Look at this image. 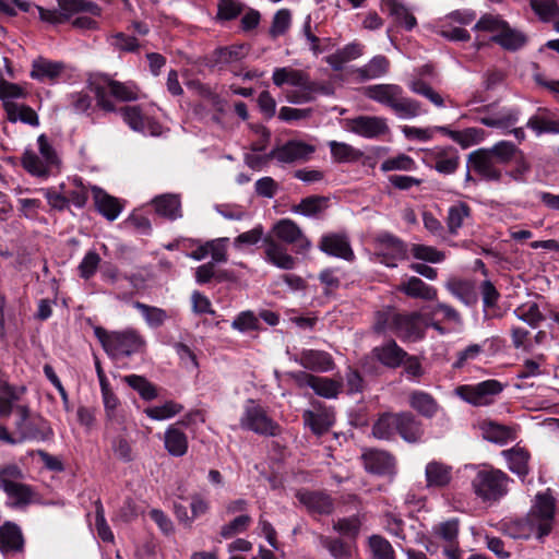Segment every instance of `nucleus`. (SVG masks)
I'll use <instances>...</instances> for the list:
<instances>
[{
  "instance_id": "obj_11",
  "label": "nucleus",
  "mask_w": 559,
  "mask_h": 559,
  "mask_svg": "<svg viewBox=\"0 0 559 559\" xmlns=\"http://www.w3.org/2000/svg\"><path fill=\"white\" fill-rule=\"evenodd\" d=\"M312 406L314 411H304L302 420L313 435L320 437L325 435L333 427L335 414L332 407H328L321 402H313Z\"/></svg>"
},
{
  "instance_id": "obj_27",
  "label": "nucleus",
  "mask_w": 559,
  "mask_h": 559,
  "mask_svg": "<svg viewBox=\"0 0 559 559\" xmlns=\"http://www.w3.org/2000/svg\"><path fill=\"white\" fill-rule=\"evenodd\" d=\"M66 66L61 61H51L39 57L32 63L31 78L39 82L56 81L63 72Z\"/></svg>"
},
{
  "instance_id": "obj_34",
  "label": "nucleus",
  "mask_w": 559,
  "mask_h": 559,
  "mask_svg": "<svg viewBox=\"0 0 559 559\" xmlns=\"http://www.w3.org/2000/svg\"><path fill=\"white\" fill-rule=\"evenodd\" d=\"M17 480L19 479H11L4 488V492L13 500L12 507L24 508L32 503L36 492L31 485Z\"/></svg>"
},
{
  "instance_id": "obj_8",
  "label": "nucleus",
  "mask_w": 559,
  "mask_h": 559,
  "mask_svg": "<svg viewBox=\"0 0 559 559\" xmlns=\"http://www.w3.org/2000/svg\"><path fill=\"white\" fill-rule=\"evenodd\" d=\"M123 121L135 132L157 136L162 133V124L143 114L140 106H122L119 108Z\"/></svg>"
},
{
  "instance_id": "obj_54",
  "label": "nucleus",
  "mask_w": 559,
  "mask_h": 559,
  "mask_svg": "<svg viewBox=\"0 0 559 559\" xmlns=\"http://www.w3.org/2000/svg\"><path fill=\"white\" fill-rule=\"evenodd\" d=\"M183 409V406L175 401H166L160 406H151L144 409L147 417L154 420L173 418Z\"/></svg>"
},
{
  "instance_id": "obj_56",
  "label": "nucleus",
  "mask_w": 559,
  "mask_h": 559,
  "mask_svg": "<svg viewBox=\"0 0 559 559\" xmlns=\"http://www.w3.org/2000/svg\"><path fill=\"white\" fill-rule=\"evenodd\" d=\"M306 72L301 70L290 69V68H275L273 71L272 80L273 83L281 87L284 84H289L293 86H299L302 84L301 80Z\"/></svg>"
},
{
  "instance_id": "obj_41",
  "label": "nucleus",
  "mask_w": 559,
  "mask_h": 559,
  "mask_svg": "<svg viewBox=\"0 0 559 559\" xmlns=\"http://www.w3.org/2000/svg\"><path fill=\"white\" fill-rule=\"evenodd\" d=\"M472 216V207L463 201L452 204L448 210L447 227L448 231L455 236L463 226L465 218Z\"/></svg>"
},
{
  "instance_id": "obj_49",
  "label": "nucleus",
  "mask_w": 559,
  "mask_h": 559,
  "mask_svg": "<svg viewBox=\"0 0 559 559\" xmlns=\"http://www.w3.org/2000/svg\"><path fill=\"white\" fill-rule=\"evenodd\" d=\"M21 163L23 168L32 176L47 178L50 175L51 167L41 160L33 151H25L22 155Z\"/></svg>"
},
{
  "instance_id": "obj_6",
  "label": "nucleus",
  "mask_w": 559,
  "mask_h": 559,
  "mask_svg": "<svg viewBox=\"0 0 559 559\" xmlns=\"http://www.w3.org/2000/svg\"><path fill=\"white\" fill-rule=\"evenodd\" d=\"M240 417V427L264 437H277L282 433V427L272 419L266 411L253 400L248 401Z\"/></svg>"
},
{
  "instance_id": "obj_48",
  "label": "nucleus",
  "mask_w": 559,
  "mask_h": 559,
  "mask_svg": "<svg viewBox=\"0 0 559 559\" xmlns=\"http://www.w3.org/2000/svg\"><path fill=\"white\" fill-rule=\"evenodd\" d=\"M370 559H396V554L391 543L381 535L373 534L368 538Z\"/></svg>"
},
{
  "instance_id": "obj_38",
  "label": "nucleus",
  "mask_w": 559,
  "mask_h": 559,
  "mask_svg": "<svg viewBox=\"0 0 559 559\" xmlns=\"http://www.w3.org/2000/svg\"><path fill=\"white\" fill-rule=\"evenodd\" d=\"M3 107L5 109L8 120L11 122L21 120L22 122L33 127H37L39 124L38 115L28 105H17L13 102H4Z\"/></svg>"
},
{
  "instance_id": "obj_3",
  "label": "nucleus",
  "mask_w": 559,
  "mask_h": 559,
  "mask_svg": "<svg viewBox=\"0 0 559 559\" xmlns=\"http://www.w3.org/2000/svg\"><path fill=\"white\" fill-rule=\"evenodd\" d=\"M365 96L395 112L400 118H414L426 114L421 104L404 95L403 88L397 84H374L365 87Z\"/></svg>"
},
{
  "instance_id": "obj_32",
  "label": "nucleus",
  "mask_w": 559,
  "mask_h": 559,
  "mask_svg": "<svg viewBox=\"0 0 559 559\" xmlns=\"http://www.w3.org/2000/svg\"><path fill=\"white\" fill-rule=\"evenodd\" d=\"M480 428L486 440L498 444L514 441L518 437L515 428L493 420L483 421Z\"/></svg>"
},
{
  "instance_id": "obj_5",
  "label": "nucleus",
  "mask_w": 559,
  "mask_h": 559,
  "mask_svg": "<svg viewBox=\"0 0 559 559\" xmlns=\"http://www.w3.org/2000/svg\"><path fill=\"white\" fill-rule=\"evenodd\" d=\"M504 384L496 379H488L476 384H461L454 390L456 396L475 407L489 406L503 391Z\"/></svg>"
},
{
  "instance_id": "obj_36",
  "label": "nucleus",
  "mask_w": 559,
  "mask_h": 559,
  "mask_svg": "<svg viewBox=\"0 0 559 559\" xmlns=\"http://www.w3.org/2000/svg\"><path fill=\"white\" fill-rule=\"evenodd\" d=\"M17 430L20 432L19 440H21V443L25 440L47 441L53 437L51 427L43 418L31 420Z\"/></svg>"
},
{
  "instance_id": "obj_63",
  "label": "nucleus",
  "mask_w": 559,
  "mask_h": 559,
  "mask_svg": "<svg viewBox=\"0 0 559 559\" xmlns=\"http://www.w3.org/2000/svg\"><path fill=\"white\" fill-rule=\"evenodd\" d=\"M292 13L288 9L278 10L272 20L271 27L269 29L270 36L275 39L283 36L290 27Z\"/></svg>"
},
{
  "instance_id": "obj_2",
  "label": "nucleus",
  "mask_w": 559,
  "mask_h": 559,
  "mask_svg": "<svg viewBox=\"0 0 559 559\" xmlns=\"http://www.w3.org/2000/svg\"><path fill=\"white\" fill-rule=\"evenodd\" d=\"M94 335L105 353L114 360L143 354L146 349L144 336L132 328L123 331H107L98 325L94 328Z\"/></svg>"
},
{
  "instance_id": "obj_39",
  "label": "nucleus",
  "mask_w": 559,
  "mask_h": 559,
  "mask_svg": "<svg viewBox=\"0 0 559 559\" xmlns=\"http://www.w3.org/2000/svg\"><path fill=\"white\" fill-rule=\"evenodd\" d=\"M448 290L466 306H474L478 300L475 286L466 280L453 278L447 284Z\"/></svg>"
},
{
  "instance_id": "obj_15",
  "label": "nucleus",
  "mask_w": 559,
  "mask_h": 559,
  "mask_svg": "<svg viewBox=\"0 0 559 559\" xmlns=\"http://www.w3.org/2000/svg\"><path fill=\"white\" fill-rule=\"evenodd\" d=\"M296 498L310 514L329 515L334 511L333 499L323 491L301 489L296 492Z\"/></svg>"
},
{
  "instance_id": "obj_62",
  "label": "nucleus",
  "mask_w": 559,
  "mask_h": 559,
  "mask_svg": "<svg viewBox=\"0 0 559 559\" xmlns=\"http://www.w3.org/2000/svg\"><path fill=\"white\" fill-rule=\"evenodd\" d=\"M530 7L542 22H549L559 15V5L554 0H530Z\"/></svg>"
},
{
  "instance_id": "obj_22",
  "label": "nucleus",
  "mask_w": 559,
  "mask_h": 559,
  "mask_svg": "<svg viewBox=\"0 0 559 559\" xmlns=\"http://www.w3.org/2000/svg\"><path fill=\"white\" fill-rule=\"evenodd\" d=\"M92 193L97 212L106 219L112 222L120 215L123 203L118 198L97 186L92 187Z\"/></svg>"
},
{
  "instance_id": "obj_26",
  "label": "nucleus",
  "mask_w": 559,
  "mask_h": 559,
  "mask_svg": "<svg viewBox=\"0 0 559 559\" xmlns=\"http://www.w3.org/2000/svg\"><path fill=\"white\" fill-rule=\"evenodd\" d=\"M396 433L406 442H418L424 436L423 423L411 412L397 413Z\"/></svg>"
},
{
  "instance_id": "obj_1",
  "label": "nucleus",
  "mask_w": 559,
  "mask_h": 559,
  "mask_svg": "<svg viewBox=\"0 0 559 559\" xmlns=\"http://www.w3.org/2000/svg\"><path fill=\"white\" fill-rule=\"evenodd\" d=\"M429 317L420 311L378 312L374 332L378 334L389 330L403 343H417L426 337Z\"/></svg>"
},
{
  "instance_id": "obj_47",
  "label": "nucleus",
  "mask_w": 559,
  "mask_h": 559,
  "mask_svg": "<svg viewBox=\"0 0 559 559\" xmlns=\"http://www.w3.org/2000/svg\"><path fill=\"white\" fill-rule=\"evenodd\" d=\"M61 11L70 16L75 13L86 12L94 16L102 13L100 7L92 0H57Z\"/></svg>"
},
{
  "instance_id": "obj_64",
  "label": "nucleus",
  "mask_w": 559,
  "mask_h": 559,
  "mask_svg": "<svg viewBox=\"0 0 559 559\" xmlns=\"http://www.w3.org/2000/svg\"><path fill=\"white\" fill-rule=\"evenodd\" d=\"M361 522L357 515L340 519L333 525L334 531L354 540L358 537Z\"/></svg>"
},
{
  "instance_id": "obj_23",
  "label": "nucleus",
  "mask_w": 559,
  "mask_h": 559,
  "mask_svg": "<svg viewBox=\"0 0 559 559\" xmlns=\"http://www.w3.org/2000/svg\"><path fill=\"white\" fill-rule=\"evenodd\" d=\"M397 292L413 299H421L425 301H433L438 297V290L431 285L426 284L417 276L407 277L402 281L397 287Z\"/></svg>"
},
{
  "instance_id": "obj_29",
  "label": "nucleus",
  "mask_w": 559,
  "mask_h": 559,
  "mask_svg": "<svg viewBox=\"0 0 559 559\" xmlns=\"http://www.w3.org/2000/svg\"><path fill=\"white\" fill-rule=\"evenodd\" d=\"M381 5L383 10H386L394 17L395 23L405 31L411 32L417 26V19L402 0H381Z\"/></svg>"
},
{
  "instance_id": "obj_35",
  "label": "nucleus",
  "mask_w": 559,
  "mask_h": 559,
  "mask_svg": "<svg viewBox=\"0 0 559 559\" xmlns=\"http://www.w3.org/2000/svg\"><path fill=\"white\" fill-rule=\"evenodd\" d=\"M491 40L508 51H516L524 47L527 43V36L507 24L502 32L493 35Z\"/></svg>"
},
{
  "instance_id": "obj_45",
  "label": "nucleus",
  "mask_w": 559,
  "mask_h": 559,
  "mask_svg": "<svg viewBox=\"0 0 559 559\" xmlns=\"http://www.w3.org/2000/svg\"><path fill=\"white\" fill-rule=\"evenodd\" d=\"M397 413L382 414L372 426V435L378 439L391 440L396 435Z\"/></svg>"
},
{
  "instance_id": "obj_50",
  "label": "nucleus",
  "mask_w": 559,
  "mask_h": 559,
  "mask_svg": "<svg viewBox=\"0 0 559 559\" xmlns=\"http://www.w3.org/2000/svg\"><path fill=\"white\" fill-rule=\"evenodd\" d=\"M133 306L141 312L146 324L152 329L160 328L168 319V314L165 309L150 306L141 301H135Z\"/></svg>"
},
{
  "instance_id": "obj_17",
  "label": "nucleus",
  "mask_w": 559,
  "mask_h": 559,
  "mask_svg": "<svg viewBox=\"0 0 559 559\" xmlns=\"http://www.w3.org/2000/svg\"><path fill=\"white\" fill-rule=\"evenodd\" d=\"M526 128L537 136L542 134H559V111L547 107H538L526 122Z\"/></svg>"
},
{
  "instance_id": "obj_51",
  "label": "nucleus",
  "mask_w": 559,
  "mask_h": 559,
  "mask_svg": "<svg viewBox=\"0 0 559 559\" xmlns=\"http://www.w3.org/2000/svg\"><path fill=\"white\" fill-rule=\"evenodd\" d=\"M329 146L332 158L337 163L357 162L362 156L359 150L344 142L331 141Z\"/></svg>"
},
{
  "instance_id": "obj_4",
  "label": "nucleus",
  "mask_w": 559,
  "mask_h": 559,
  "mask_svg": "<svg viewBox=\"0 0 559 559\" xmlns=\"http://www.w3.org/2000/svg\"><path fill=\"white\" fill-rule=\"evenodd\" d=\"M509 477L500 469H479L472 480L475 495L484 502H495L507 493Z\"/></svg>"
},
{
  "instance_id": "obj_10",
  "label": "nucleus",
  "mask_w": 559,
  "mask_h": 559,
  "mask_svg": "<svg viewBox=\"0 0 559 559\" xmlns=\"http://www.w3.org/2000/svg\"><path fill=\"white\" fill-rule=\"evenodd\" d=\"M427 164L442 175H452L460 167L459 151L452 146H436L426 153Z\"/></svg>"
},
{
  "instance_id": "obj_30",
  "label": "nucleus",
  "mask_w": 559,
  "mask_h": 559,
  "mask_svg": "<svg viewBox=\"0 0 559 559\" xmlns=\"http://www.w3.org/2000/svg\"><path fill=\"white\" fill-rule=\"evenodd\" d=\"M24 538L20 526L13 522H5L0 526V550L2 552L21 551Z\"/></svg>"
},
{
  "instance_id": "obj_53",
  "label": "nucleus",
  "mask_w": 559,
  "mask_h": 559,
  "mask_svg": "<svg viewBox=\"0 0 559 559\" xmlns=\"http://www.w3.org/2000/svg\"><path fill=\"white\" fill-rule=\"evenodd\" d=\"M342 388L343 382L341 380L318 376L311 389L317 395L324 399H336Z\"/></svg>"
},
{
  "instance_id": "obj_9",
  "label": "nucleus",
  "mask_w": 559,
  "mask_h": 559,
  "mask_svg": "<svg viewBox=\"0 0 559 559\" xmlns=\"http://www.w3.org/2000/svg\"><path fill=\"white\" fill-rule=\"evenodd\" d=\"M272 234L277 240L293 245L297 253H302L311 247L310 240L304 235L298 224L290 218H282L272 227Z\"/></svg>"
},
{
  "instance_id": "obj_55",
  "label": "nucleus",
  "mask_w": 559,
  "mask_h": 559,
  "mask_svg": "<svg viewBox=\"0 0 559 559\" xmlns=\"http://www.w3.org/2000/svg\"><path fill=\"white\" fill-rule=\"evenodd\" d=\"M107 86L110 95L121 102H132L139 98L138 90L134 84L122 83L111 79L107 80Z\"/></svg>"
},
{
  "instance_id": "obj_20",
  "label": "nucleus",
  "mask_w": 559,
  "mask_h": 559,
  "mask_svg": "<svg viewBox=\"0 0 559 559\" xmlns=\"http://www.w3.org/2000/svg\"><path fill=\"white\" fill-rule=\"evenodd\" d=\"M501 531L504 535L513 539H528L531 536L538 535V523L526 514L521 518L506 519L501 522Z\"/></svg>"
},
{
  "instance_id": "obj_7",
  "label": "nucleus",
  "mask_w": 559,
  "mask_h": 559,
  "mask_svg": "<svg viewBox=\"0 0 559 559\" xmlns=\"http://www.w3.org/2000/svg\"><path fill=\"white\" fill-rule=\"evenodd\" d=\"M535 523H538L537 539L543 540L548 536L554 527L556 514V500L552 496L539 492L535 497V502L527 513Z\"/></svg>"
},
{
  "instance_id": "obj_61",
  "label": "nucleus",
  "mask_w": 559,
  "mask_h": 559,
  "mask_svg": "<svg viewBox=\"0 0 559 559\" xmlns=\"http://www.w3.org/2000/svg\"><path fill=\"white\" fill-rule=\"evenodd\" d=\"M243 11V4L238 0H219L216 21L228 22L236 20Z\"/></svg>"
},
{
  "instance_id": "obj_40",
  "label": "nucleus",
  "mask_w": 559,
  "mask_h": 559,
  "mask_svg": "<svg viewBox=\"0 0 559 559\" xmlns=\"http://www.w3.org/2000/svg\"><path fill=\"white\" fill-rule=\"evenodd\" d=\"M390 69V61L385 56H374L366 66L357 68L354 72L360 81H368L383 76Z\"/></svg>"
},
{
  "instance_id": "obj_42",
  "label": "nucleus",
  "mask_w": 559,
  "mask_h": 559,
  "mask_svg": "<svg viewBox=\"0 0 559 559\" xmlns=\"http://www.w3.org/2000/svg\"><path fill=\"white\" fill-rule=\"evenodd\" d=\"M123 381L134 391L139 393L142 400L153 401L158 396V390L155 384L150 382L144 376L128 374L123 377Z\"/></svg>"
},
{
  "instance_id": "obj_59",
  "label": "nucleus",
  "mask_w": 559,
  "mask_h": 559,
  "mask_svg": "<svg viewBox=\"0 0 559 559\" xmlns=\"http://www.w3.org/2000/svg\"><path fill=\"white\" fill-rule=\"evenodd\" d=\"M95 506V527L97 531L98 537L104 543H114L115 536L114 533L108 525L106 518H105V510L103 507L102 501L98 499L94 503Z\"/></svg>"
},
{
  "instance_id": "obj_46",
  "label": "nucleus",
  "mask_w": 559,
  "mask_h": 559,
  "mask_svg": "<svg viewBox=\"0 0 559 559\" xmlns=\"http://www.w3.org/2000/svg\"><path fill=\"white\" fill-rule=\"evenodd\" d=\"M154 206L157 214L169 219L181 217L180 200L173 194H165L154 199Z\"/></svg>"
},
{
  "instance_id": "obj_19",
  "label": "nucleus",
  "mask_w": 559,
  "mask_h": 559,
  "mask_svg": "<svg viewBox=\"0 0 559 559\" xmlns=\"http://www.w3.org/2000/svg\"><path fill=\"white\" fill-rule=\"evenodd\" d=\"M352 132L367 138L374 139L389 132L386 119L377 116H358L352 119Z\"/></svg>"
},
{
  "instance_id": "obj_12",
  "label": "nucleus",
  "mask_w": 559,
  "mask_h": 559,
  "mask_svg": "<svg viewBox=\"0 0 559 559\" xmlns=\"http://www.w3.org/2000/svg\"><path fill=\"white\" fill-rule=\"evenodd\" d=\"M365 469L381 477H394L396 474L395 457L383 450H370L362 454Z\"/></svg>"
},
{
  "instance_id": "obj_57",
  "label": "nucleus",
  "mask_w": 559,
  "mask_h": 559,
  "mask_svg": "<svg viewBox=\"0 0 559 559\" xmlns=\"http://www.w3.org/2000/svg\"><path fill=\"white\" fill-rule=\"evenodd\" d=\"M409 252L414 259L428 263H440L445 259L444 252L427 245L413 243Z\"/></svg>"
},
{
  "instance_id": "obj_58",
  "label": "nucleus",
  "mask_w": 559,
  "mask_h": 559,
  "mask_svg": "<svg viewBox=\"0 0 559 559\" xmlns=\"http://www.w3.org/2000/svg\"><path fill=\"white\" fill-rule=\"evenodd\" d=\"M459 519H450L433 526L432 532L450 545H457Z\"/></svg>"
},
{
  "instance_id": "obj_14",
  "label": "nucleus",
  "mask_w": 559,
  "mask_h": 559,
  "mask_svg": "<svg viewBox=\"0 0 559 559\" xmlns=\"http://www.w3.org/2000/svg\"><path fill=\"white\" fill-rule=\"evenodd\" d=\"M318 248L325 254L353 261L355 253L352 249L348 237L345 234L328 233L321 236Z\"/></svg>"
},
{
  "instance_id": "obj_60",
  "label": "nucleus",
  "mask_w": 559,
  "mask_h": 559,
  "mask_svg": "<svg viewBox=\"0 0 559 559\" xmlns=\"http://www.w3.org/2000/svg\"><path fill=\"white\" fill-rule=\"evenodd\" d=\"M514 314L533 329L537 328L538 324L545 320V316L540 312L539 306L536 302L518 307L514 310Z\"/></svg>"
},
{
  "instance_id": "obj_31",
  "label": "nucleus",
  "mask_w": 559,
  "mask_h": 559,
  "mask_svg": "<svg viewBox=\"0 0 559 559\" xmlns=\"http://www.w3.org/2000/svg\"><path fill=\"white\" fill-rule=\"evenodd\" d=\"M425 476L427 488H444L452 480V467L439 461L426 465Z\"/></svg>"
},
{
  "instance_id": "obj_37",
  "label": "nucleus",
  "mask_w": 559,
  "mask_h": 559,
  "mask_svg": "<svg viewBox=\"0 0 559 559\" xmlns=\"http://www.w3.org/2000/svg\"><path fill=\"white\" fill-rule=\"evenodd\" d=\"M165 449L173 456H183L188 451V438L183 431L176 426H169L164 437Z\"/></svg>"
},
{
  "instance_id": "obj_25",
  "label": "nucleus",
  "mask_w": 559,
  "mask_h": 559,
  "mask_svg": "<svg viewBox=\"0 0 559 559\" xmlns=\"http://www.w3.org/2000/svg\"><path fill=\"white\" fill-rule=\"evenodd\" d=\"M468 164L472 168L487 180L499 181L502 173L495 167L492 157L486 148H479L468 154Z\"/></svg>"
},
{
  "instance_id": "obj_16",
  "label": "nucleus",
  "mask_w": 559,
  "mask_h": 559,
  "mask_svg": "<svg viewBox=\"0 0 559 559\" xmlns=\"http://www.w3.org/2000/svg\"><path fill=\"white\" fill-rule=\"evenodd\" d=\"M316 151L311 144L299 140H289L270 152V157H275L281 163H294L308 160Z\"/></svg>"
},
{
  "instance_id": "obj_43",
  "label": "nucleus",
  "mask_w": 559,
  "mask_h": 559,
  "mask_svg": "<svg viewBox=\"0 0 559 559\" xmlns=\"http://www.w3.org/2000/svg\"><path fill=\"white\" fill-rule=\"evenodd\" d=\"M409 404L420 415L432 418L438 412V403L433 396L424 391H415L411 394Z\"/></svg>"
},
{
  "instance_id": "obj_21",
  "label": "nucleus",
  "mask_w": 559,
  "mask_h": 559,
  "mask_svg": "<svg viewBox=\"0 0 559 559\" xmlns=\"http://www.w3.org/2000/svg\"><path fill=\"white\" fill-rule=\"evenodd\" d=\"M406 350L395 340L390 338L383 344L372 348V357L388 369L402 367Z\"/></svg>"
},
{
  "instance_id": "obj_44",
  "label": "nucleus",
  "mask_w": 559,
  "mask_h": 559,
  "mask_svg": "<svg viewBox=\"0 0 559 559\" xmlns=\"http://www.w3.org/2000/svg\"><path fill=\"white\" fill-rule=\"evenodd\" d=\"M508 460L509 468L520 477H525L528 474V460L530 453L523 448H512L504 451Z\"/></svg>"
},
{
  "instance_id": "obj_13",
  "label": "nucleus",
  "mask_w": 559,
  "mask_h": 559,
  "mask_svg": "<svg viewBox=\"0 0 559 559\" xmlns=\"http://www.w3.org/2000/svg\"><path fill=\"white\" fill-rule=\"evenodd\" d=\"M378 243L380 246L379 255L382 258L381 262L389 267H394L396 266V261L408 258L407 245L392 234H381L378 237Z\"/></svg>"
},
{
  "instance_id": "obj_18",
  "label": "nucleus",
  "mask_w": 559,
  "mask_h": 559,
  "mask_svg": "<svg viewBox=\"0 0 559 559\" xmlns=\"http://www.w3.org/2000/svg\"><path fill=\"white\" fill-rule=\"evenodd\" d=\"M295 361L313 372H329L335 368L332 355L319 349H302Z\"/></svg>"
},
{
  "instance_id": "obj_24",
  "label": "nucleus",
  "mask_w": 559,
  "mask_h": 559,
  "mask_svg": "<svg viewBox=\"0 0 559 559\" xmlns=\"http://www.w3.org/2000/svg\"><path fill=\"white\" fill-rule=\"evenodd\" d=\"M245 57V45L218 47L206 56V64L211 68L222 70L226 66L238 62Z\"/></svg>"
},
{
  "instance_id": "obj_33",
  "label": "nucleus",
  "mask_w": 559,
  "mask_h": 559,
  "mask_svg": "<svg viewBox=\"0 0 559 559\" xmlns=\"http://www.w3.org/2000/svg\"><path fill=\"white\" fill-rule=\"evenodd\" d=\"M329 206V197L313 194L301 199L293 205L292 211L307 217H319Z\"/></svg>"
},
{
  "instance_id": "obj_52",
  "label": "nucleus",
  "mask_w": 559,
  "mask_h": 559,
  "mask_svg": "<svg viewBox=\"0 0 559 559\" xmlns=\"http://www.w3.org/2000/svg\"><path fill=\"white\" fill-rule=\"evenodd\" d=\"M487 152L501 164H508L523 153L514 143L504 140L497 142L491 148L487 150Z\"/></svg>"
},
{
  "instance_id": "obj_28",
  "label": "nucleus",
  "mask_w": 559,
  "mask_h": 559,
  "mask_svg": "<svg viewBox=\"0 0 559 559\" xmlns=\"http://www.w3.org/2000/svg\"><path fill=\"white\" fill-rule=\"evenodd\" d=\"M479 290L483 299L484 319L502 318L503 314L498 306L501 295L493 283L488 280L481 282Z\"/></svg>"
}]
</instances>
